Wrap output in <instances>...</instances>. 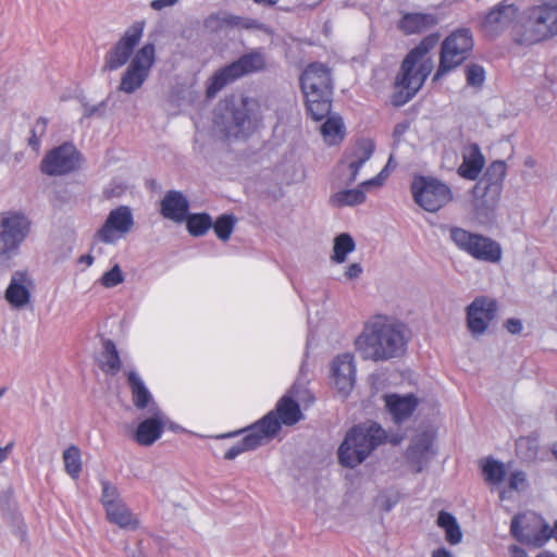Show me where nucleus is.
Returning <instances> with one entry per match:
<instances>
[{"mask_svg": "<svg viewBox=\"0 0 557 557\" xmlns=\"http://www.w3.org/2000/svg\"><path fill=\"white\" fill-rule=\"evenodd\" d=\"M406 346L405 325L383 314L369 319L355 339V348L361 358L376 362L401 356Z\"/></svg>", "mask_w": 557, "mask_h": 557, "instance_id": "nucleus-1", "label": "nucleus"}, {"mask_svg": "<svg viewBox=\"0 0 557 557\" xmlns=\"http://www.w3.org/2000/svg\"><path fill=\"white\" fill-rule=\"evenodd\" d=\"M438 34L428 35L404 59L396 77V87L403 98L401 102L410 100L432 72L433 61L429 52L438 44Z\"/></svg>", "mask_w": 557, "mask_h": 557, "instance_id": "nucleus-2", "label": "nucleus"}, {"mask_svg": "<svg viewBox=\"0 0 557 557\" xmlns=\"http://www.w3.org/2000/svg\"><path fill=\"white\" fill-rule=\"evenodd\" d=\"M387 438L386 432L375 422L350 429L338 448L341 465L355 468Z\"/></svg>", "mask_w": 557, "mask_h": 557, "instance_id": "nucleus-3", "label": "nucleus"}, {"mask_svg": "<svg viewBox=\"0 0 557 557\" xmlns=\"http://www.w3.org/2000/svg\"><path fill=\"white\" fill-rule=\"evenodd\" d=\"M300 84L306 97L309 114L320 121L331 111L332 79L330 69L322 63H312L306 67Z\"/></svg>", "mask_w": 557, "mask_h": 557, "instance_id": "nucleus-4", "label": "nucleus"}, {"mask_svg": "<svg viewBox=\"0 0 557 557\" xmlns=\"http://www.w3.org/2000/svg\"><path fill=\"white\" fill-rule=\"evenodd\" d=\"M557 36V0H542L523 12L520 42L535 45Z\"/></svg>", "mask_w": 557, "mask_h": 557, "instance_id": "nucleus-5", "label": "nucleus"}, {"mask_svg": "<svg viewBox=\"0 0 557 557\" xmlns=\"http://www.w3.org/2000/svg\"><path fill=\"white\" fill-rule=\"evenodd\" d=\"M261 104L253 98H242L237 102H226L218 124L227 137H246L261 121Z\"/></svg>", "mask_w": 557, "mask_h": 557, "instance_id": "nucleus-6", "label": "nucleus"}, {"mask_svg": "<svg viewBox=\"0 0 557 557\" xmlns=\"http://www.w3.org/2000/svg\"><path fill=\"white\" fill-rule=\"evenodd\" d=\"M30 232L29 219L16 211L0 212V274L10 268V261L20 252Z\"/></svg>", "mask_w": 557, "mask_h": 557, "instance_id": "nucleus-7", "label": "nucleus"}, {"mask_svg": "<svg viewBox=\"0 0 557 557\" xmlns=\"http://www.w3.org/2000/svg\"><path fill=\"white\" fill-rule=\"evenodd\" d=\"M280 431V422L275 419L274 412H268L256 423L246 428L245 430L222 435L221 437H231L238 433H245V436L240 442L233 445L226 450L224 458L233 460L240 454L249 450H253L260 446L268 444L272 441Z\"/></svg>", "mask_w": 557, "mask_h": 557, "instance_id": "nucleus-8", "label": "nucleus"}, {"mask_svg": "<svg viewBox=\"0 0 557 557\" xmlns=\"http://www.w3.org/2000/svg\"><path fill=\"white\" fill-rule=\"evenodd\" d=\"M265 66L264 54L259 50H252L242 55L235 62L216 71L208 81L207 96L214 97L226 85L234 81L263 70Z\"/></svg>", "mask_w": 557, "mask_h": 557, "instance_id": "nucleus-9", "label": "nucleus"}, {"mask_svg": "<svg viewBox=\"0 0 557 557\" xmlns=\"http://www.w3.org/2000/svg\"><path fill=\"white\" fill-rule=\"evenodd\" d=\"M472 48L473 38L470 29L460 28L453 32L442 44L440 65L434 81L459 66L469 57Z\"/></svg>", "mask_w": 557, "mask_h": 557, "instance_id": "nucleus-10", "label": "nucleus"}, {"mask_svg": "<svg viewBox=\"0 0 557 557\" xmlns=\"http://www.w3.org/2000/svg\"><path fill=\"white\" fill-rule=\"evenodd\" d=\"M510 533L521 544L537 548L552 539L549 524L533 511L516 515L511 520Z\"/></svg>", "mask_w": 557, "mask_h": 557, "instance_id": "nucleus-11", "label": "nucleus"}, {"mask_svg": "<svg viewBox=\"0 0 557 557\" xmlns=\"http://www.w3.org/2000/svg\"><path fill=\"white\" fill-rule=\"evenodd\" d=\"M156 61V48L153 44L144 45L132 58L123 73L119 90L125 94H134L143 87Z\"/></svg>", "mask_w": 557, "mask_h": 557, "instance_id": "nucleus-12", "label": "nucleus"}, {"mask_svg": "<svg viewBox=\"0 0 557 557\" xmlns=\"http://www.w3.org/2000/svg\"><path fill=\"white\" fill-rule=\"evenodd\" d=\"M411 193L416 203L429 212L438 211L453 199L451 190L446 184L425 176L413 178Z\"/></svg>", "mask_w": 557, "mask_h": 557, "instance_id": "nucleus-13", "label": "nucleus"}, {"mask_svg": "<svg viewBox=\"0 0 557 557\" xmlns=\"http://www.w3.org/2000/svg\"><path fill=\"white\" fill-rule=\"evenodd\" d=\"M133 226L134 216L131 208L120 206L109 212L104 223L97 231L96 235L100 242L113 245L128 234Z\"/></svg>", "mask_w": 557, "mask_h": 557, "instance_id": "nucleus-14", "label": "nucleus"}, {"mask_svg": "<svg viewBox=\"0 0 557 557\" xmlns=\"http://www.w3.org/2000/svg\"><path fill=\"white\" fill-rule=\"evenodd\" d=\"M144 27L136 23L128 27L120 40L106 53L104 69L114 71L125 65L143 37Z\"/></svg>", "mask_w": 557, "mask_h": 557, "instance_id": "nucleus-15", "label": "nucleus"}, {"mask_svg": "<svg viewBox=\"0 0 557 557\" xmlns=\"http://www.w3.org/2000/svg\"><path fill=\"white\" fill-rule=\"evenodd\" d=\"M374 143L370 138H361L345 153L339 164L345 184H352L363 164L370 160L374 151Z\"/></svg>", "mask_w": 557, "mask_h": 557, "instance_id": "nucleus-16", "label": "nucleus"}, {"mask_svg": "<svg viewBox=\"0 0 557 557\" xmlns=\"http://www.w3.org/2000/svg\"><path fill=\"white\" fill-rule=\"evenodd\" d=\"M79 153L72 144L50 150L41 161V171L50 176L64 175L77 169Z\"/></svg>", "mask_w": 557, "mask_h": 557, "instance_id": "nucleus-17", "label": "nucleus"}, {"mask_svg": "<svg viewBox=\"0 0 557 557\" xmlns=\"http://www.w3.org/2000/svg\"><path fill=\"white\" fill-rule=\"evenodd\" d=\"M497 302L488 297L480 296L467 307V326L473 336L485 333L490 323L494 320Z\"/></svg>", "mask_w": 557, "mask_h": 557, "instance_id": "nucleus-18", "label": "nucleus"}, {"mask_svg": "<svg viewBox=\"0 0 557 557\" xmlns=\"http://www.w3.org/2000/svg\"><path fill=\"white\" fill-rule=\"evenodd\" d=\"M356 383V362L351 354L336 356L331 362V384L337 393L347 397Z\"/></svg>", "mask_w": 557, "mask_h": 557, "instance_id": "nucleus-19", "label": "nucleus"}, {"mask_svg": "<svg viewBox=\"0 0 557 557\" xmlns=\"http://www.w3.org/2000/svg\"><path fill=\"white\" fill-rule=\"evenodd\" d=\"M519 15V7L515 0H503L492 9L483 21V29L490 36H495L512 25Z\"/></svg>", "mask_w": 557, "mask_h": 557, "instance_id": "nucleus-20", "label": "nucleus"}, {"mask_svg": "<svg viewBox=\"0 0 557 557\" xmlns=\"http://www.w3.org/2000/svg\"><path fill=\"white\" fill-rule=\"evenodd\" d=\"M147 412L150 417L143 420L135 432L136 442L144 446H150L159 440L168 422L158 404L150 406Z\"/></svg>", "mask_w": 557, "mask_h": 557, "instance_id": "nucleus-21", "label": "nucleus"}, {"mask_svg": "<svg viewBox=\"0 0 557 557\" xmlns=\"http://www.w3.org/2000/svg\"><path fill=\"white\" fill-rule=\"evenodd\" d=\"M385 408L395 423L409 419L417 409L419 400L413 394H386L383 396Z\"/></svg>", "mask_w": 557, "mask_h": 557, "instance_id": "nucleus-22", "label": "nucleus"}, {"mask_svg": "<svg viewBox=\"0 0 557 557\" xmlns=\"http://www.w3.org/2000/svg\"><path fill=\"white\" fill-rule=\"evenodd\" d=\"M299 392L300 388L297 385L293 386L289 393L278 400L275 410H272L280 426L282 424L293 425L301 419L302 414L298 404Z\"/></svg>", "mask_w": 557, "mask_h": 557, "instance_id": "nucleus-23", "label": "nucleus"}, {"mask_svg": "<svg viewBox=\"0 0 557 557\" xmlns=\"http://www.w3.org/2000/svg\"><path fill=\"white\" fill-rule=\"evenodd\" d=\"M32 281L25 272L13 273L5 290L7 301L14 308H23L30 300Z\"/></svg>", "mask_w": 557, "mask_h": 557, "instance_id": "nucleus-24", "label": "nucleus"}, {"mask_svg": "<svg viewBox=\"0 0 557 557\" xmlns=\"http://www.w3.org/2000/svg\"><path fill=\"white\" fill-rule=\"evenodd\" d=\"M433 455L432 436L428 432L417 435L407 450V458L416 467L417 472L422 471Z\"/></svg>", "mask_w": 557, "mask_h": 557, "instance_id": "nucleus-25", "label": "nucleus"}, {"mask_svg": "<svg viewBox=\"0 0 557 557\" xmlns=\"http://www.w3.org/2000/svg\"><path fill=\"white\" fill-rule=\"evenodd\" d=\"M188 209V200L181 191L171 190L165 194L161 201L162 215L175 222L185 221Z\"/></svg>", "mask_w": 557, "mask_h": 557, "instance_id": "nucleus-26", "label": "nucleus"}, {"mask_svg": "<svg viewBox=\"0 0 557 557\" xmlns=\"http://www.w3.org/2000/svg\"><path fill=\"white\" fill-rule=\"evenodd\" d=\"M470 257L482 262L498 263L503 258V249L498 242L478 233L476 243Z\"/></svg>", "mask_w": 557, "mask_h": 557, "instance_id": "nucleus-27", "label": "nucleus"}, {"mask_svg": "<svg viewBox=\"0 0 557 557\" xmlns=\"http://www.w3.org/2000/svg\"><path fill=\"white\" fill-rule=\"evenodd\" d=\"M127 383L132 393L133 404L137 409H147L148 411L150 406L157 404L144 380L136 371L127 373Z\"/></svg>", "mask_w": 557, "mask_h": 557, "instance_id": "nucleus-28", "label": "nucleus"}, {"mask_svg": "<svg viewBox=\"0 0 557 557\" xmlns=\"http://www.w3.org/2000/svg\"><path fill=\"white\" fill-rule=\"evenodd\" d=\"M485 160L478 145H470L465 153L463 161L458 169L460 176L474 181L479 177Z\"/></svg>", "mask_w": 557, "mask_h": 557, "instance_id": "nucleus-29", "label": "nucleus"}, {"mask_svg": "<svg viewBox=\"0 0 557 557\" xmlns=\"http://www.w3.org/2000/svg\"><path fill=\"white\" fill-rule=\"evenodd\" d=\"M438 20L429 13H407L398 23V27L407 35L422 33L435 26Z\"/></svg>", "mask_w": 557, "mask_h": 557, "instance_id": "nucleus-30", "label": "nucleus"}, {"mask_svg": "<svg viewBox=\"0 0 557 557\" xmlns=\"http://www.w3.org/2000/svg\"><path fill=\"white\" fill-rule=\"evenodd\" d=\"M107 519L111 522L120 527L121 529L126 530H136L139 527V520L132 512V510L126 506L123 502L117 503L111 508L106 510Z\"/></svg>", "mask_w": 557, "mask_h": 557, "instance_id": "nucleus-31", "label": "nucleus"}, {"mask_svg": "<svg viewBox=\"0 0 557 557\" xmlns=\"http://www.w3.org/2000/svg\"><path fill=\"white\" fill-rule=\"evenodd\" d=\"M447 231L449 240L455 247L466 255L471 256L476 243L478 233L470 232L459 226H448Z\"/></svg>", "mask_w": 557, "mask_h": 557, "instance_id": "nucleus-32", "label": "nucleus"}, {"mask_svg": "<svg viewBox=\"0 0 557 557\" xmlns=\"http://www.w3.org/2000/svg\"><path fill=\"white\" fill-rule=\"evenodd\" d=\"M356 242L348 233H341L333 240V249L330 260L333 263L342 264L347 261L348 255L355 251Z\"/></svg>", "mask_w": 557, "mask_h": 557, "instance_id": "nucleus-33", "label": "nucleus"}, {"mask_svg": "<svg viewBox=\"0 0 557 557\" xmlns=\"http://www.w3.org/2000/svg\"><path fill=\"white\" fill-rule=\"evenodd\" d=\"M364 200L366 193L358 186L354 189H343L334 193L329 201L332 207L342 208L358 206L364 202Z\"/></svg>", "mask_w": 557, "mask_h": 557, "instance_id": "nucleus-34", "label": "nucleus"}, {"mask_svg": "<svg viewBox=\"0 0 557 557\" xmlns=\"http://www.w3.org/2000/svg\"><path fill=\"white\" fill-rule=\"evenodd\" d=\"M101 370L114 375L121 369V360L115 344L111 339L103 341V351L100 360Z\"/></svg>", "mask_w": 557, "mask_h": 557, "instance_id": "nucleus-35", "label": "nucleus"}, {"mask_svg": "<svg viewBox=\"0 0 557 557\" xmlns=\"http://www.w3.org/2000/svg\"><path fill=\"white\" fill-rule=\"evenodd\" d=\"M437 525L445 530L446 541L449 544L456 545L461 542L462 532L456 518L451 513L444 510L440 511Z\"/></svg>", "mask_w": 557, "mask_h": 557, "instance_id": "nucleus-36", "label": "nucleus"}, {"mask_svg": "<svg viewBox=\"0 0 557 557\" xmlns=\"http://www.w3.org/2000/svg\"><path fill=\"white\" fill-rule=\"evenodd\" d=\"M321 134L329 145H335L344 137V123L342 117L332 115L321 126Z\"/></svg>", "mask_w": 557, "mask_h": 557, "instance_id": "nucleus-37", "label": "nucleus"}, {"mask_svg": "<svg viewBox=\"0 0 557 557\" xmlns=\"http://www.w3.org/2000/svg\"><path fill=\"white\" fill-rule=\"evenodd\" d=\"M63 461L65 472L72 478L77 479L82 471V457L78 447L72 445L63 451Z\"/></svg>", "mask_w": 557, "mask_h": 557, "instance_id": "nucleus-38", "label": "nucleus"}, {"mask_svg": "<svg viewBox=\"0 0 557 557\" xmlns=\"http://www.w3.org/2000/svg\"><path fill=\"white\" fill-rule=\"evenodd\" d=\"M516 450L518 456L530 461L536 458L539 450V441L536 436H521L516 442Z\"/></svg>", "mask_w": 557, "mask_h": 557, "instance_id": "nucleus-39", "label": "nucleus"}, {"mask_svg": "<svg viewBox=\"0 0 557 557\" xmlns=\"http://www.w3.org/2000/svg\"><path fill=\"white\" fill-rule=\"evenodd\" d=\"M186 222L188 232L194 236H202L212 227V219L207 213L190 214Z\"/></svg>", "mask_w": 557, "mask_h": 557, "instance_id": "nucleus-40", "label": "nucleus"}, {"mask_svg": "<svg viewBox=\"0 0 557 557\" xmlns=\"http://www.w3.org/2000/svg\"><path fill=\"white\" fill-rule=\"evenodd\" d=\"M482 472L487 483L497 485L503 482L506 470L503 462L487 459L482 466Z\"/></svg>", "mask_w": 557, "mask_h": 557, "instance_id": "nucleus-41", "label": "nucleus"}, {"mask_svg": "<svg viewBox=\"0 0 557 557\" xmlns=\"http://www.w3.org/2000/svg\"><path fill=\"white\" fill-rule=\"evenodd\" d=\"M226 26L227 29H264V25L255 18L234 15L228 12H226Z\"/></svg>", "mask_w": 557, "mask_h": 557, "instance_id": "nucleus-42", "label": "nucleus"}, {"mask_svg": "<svg viewBox=\"0 0 557 557\" xmlns=\"http://www.w3.org/2000/svg\"><path fill=\"white\" fill-rule=\"evenodd\" d=\"M235 224V219L233 215L224 214L218 218V220L212 223V227L214 230L215 235L223 242H226L231 234L233 233Z\"/></svg>", "mask_w": 557, "mask_h": 557, "instance_id": "nucleus-43", "label": "nucleus"}, {"mask_svg": "<svg viewBox=\"0 0 557 557\" xmlns=\"http://www.w3.org/2000/svg\"><path fill=\"white\" fill-rule=\"evenodd\" d=\"M101 504L104 510L113 507L117 503L123 502L117 488L114 485H112L109 481H101Z\"/></svg>", "mask_w": 557, "mask_h": 557, "instance_id": "nucleus-44", "label": "nucleus"}, {"mask_svg": "<svg viewBox=\"0 0 557 557\" xmlns=\"http://www.w3.org/2000/svg\"><path fill=\"white\" fill-rule=\"evenodd\" d=\"M467 84L472 87L481 86L485 81V71L479 64H469L466 67Z\"/></svg>", "mask_w": 557, "mask_h": 557, "instance_id": "nucleus-45", "label": "nucleus"}, {"mask_svg": "<svg viewBox=\"0 0 557 557\" xmlns=\"http://www.w3.org/2000/svg\"><path fill=\"white\" fill-rule=\"evenodd\" d=\"M124 281V275L121 268L115 264L111 270L103 273L100 278V283L106 288H112L117 286Z\"/></svg>", "mask_w": 557, "mask_h": 557, "instance_id": "nucleus-46", "label": "nucleus"}, {"mask_svg": "<svg viewBox=\"0 0 557 557\" xmlns=\"http://www.w3.org/2000/svg\"><path fill=\"white\" fill-rule=\"evenodd\" d=\"M205 27L211 32H219L223 29H227L226 26V12L220 11L216 13H212L206 17Z\"/></svg>", "mask_w": 557, "mask_h": 557, "instance_id": "nucleus-47", "label": "nucleus"}, {"mask_svg": "<svg viewBox=\"0 0 557 557\" xmlns=\"http://www.w3.org/2000/svg\"><path fill=\"white\" fill-rule=\"evenodd\" d=\"M506 175V163L504 161L493 162L486 171V176L492 181L493 185H498Z\"/></svg>", "mask_w": 557, "mask_h": 557, "instance_id": "nucleus-48", "label": "nucleus"}, {"mask_svg": "<svg viewBox=\"0 0 557 557\" xmlns=\"http://www.w3.org/2000/svg\"><path fill=\"white\" fill-rule=\"evenodd\" d=\"M509 488L512 491H523L528 486L527 474L523 471H515L509 476Z\"/></svg>", "mask_w": 557, "mask_h": 557, "instance_id": "nucleus-49", "label": "nucleus"}, {"mask_svg": "<svg viewBox=\"0 0 557 557\" xmlns=\"http://www.w3.org/2000/svg\"><path fill=\"white\" fill-rule=\"evenodd\" d=\"M386 176H387V173H386V168H385L375 177L362 182L359 185V187L362 188L364 191L371 187H379L383 184Z\"/></svg>", "mask_w": 557, "mask_h": 557, "instance_id": "nucleus-50", "label": "nucleus"}, {"mask_svg": "<svg viewBox=\"0 0 557 557\" xmlns=\"http://www.w3.org/2000/svg\"><path fill=\"white\" fill-rule=\"evenodd\" d=\"M362 272H363L362 265L359 262H354V263H350L346 268V270L344 272V276L347 281H352V280H357L358 277H360Z\"/></svg>", "mask_w": 557, "mask_h": 557, "instance_id": "nucleus-51", "label": "nucleus"}, {"mask_svg": "<svg viewBox=\"0 0 557 557\" xmlns=\"http://www.w3.org/2000/svg\"><path fill=\"white\" fill-rule=\"evenodd\" d=\"M504 327L508 333L517 335L520 334L523 330L522 321L516 318L507 319L504 323Z\"/></svg>", "mask_w": 557, "mask_h": 557, "instance_id": "nucleus-52", "label": "nucleus"}, {"mask_svg": "<svg viewBox=\"0 0 557 557\" xmlns=\"http://www.w3.org/2000/svg\"><path fill=\"white\" fill-rule=\"evenodd\" d=\"M14 446H15L14 441H10L3 447L0 446V465L9 458L10 454L13 451Z\"/></svg>", "mask_w": 557, "mask_h": 557, "instance_id": "nucleus-53", "label": "nucleus"}, {"mask_svg": "<svg viewBox=\"0 0 557 557\" xmlns=\"http://www.w3.org/2000/svg\"><path fill=\"white\" fill-rule=\"evenodd\" d=\"M47 125L48 121L45 117L38 119L32 131V133H34V137H36V134L41 136L46 132Z\"/></svg>", "mask_w": 557, "mask_h": 557, "instance_id": "nucleus-54", "label": "nucleus"}, {"mask_svg": "<svg viewBox=\"0 0 557 557\" xmlns=\"http://www.w3.org/2000/svg\"><path fill=\"white\" fill-rule=\"evenodd\" d=\"M178 0H152L151 8L156 11H160L166 7L174 5Z\"/></svg>", "mask_w": 557, "mask_h": 557, "instance_id": "nucleus-55", "label": "nucleus"}, {"mask_svg": "<svg viewBox=\"0 0 557 557\" xmlns=\"http://www.w3.org/2000/svg\"><path fill=\"white\" fill-rule=\"evenodd\" d=\"M493 210H494L493 207H488V208L484 209V208H481L479 202L475 205V211L479 216H484L487 219L493 213Z\"/></svg>", "mask_w": 557, "mask_h": 557, "instance_id": "nucleus-56", "label": "nucleus"}, {"mask_svg": "<svg viewBox=\"0 0 557 557\" xmlns=\"http://www.w3.org/2000/svg\"><path fill=\"white\" fill-rule=\"evenodd\" d=\"M432 557H455L448 549L441 547L432 553Z\"/></svg>", "mask_w": 557, "mask_h": 557, "instance_id": "nucleus-57", "label": "nucleus"}, {"mask_svg": "<svg viewBox=\"0 0 557 557\" xmlns=\"http://www.w3.org/2000/svg\"><path fill=\"white\" fill-rule=\"evenodd\" d=\"M39 135L36 134V137H34V134L32 135V137L29 138V145L37 149L39 147Z\"/></svg>", "mask_w": 557, "mask_h": 557, "instance_id": "nucleus-58", "label": "nucleus"}, {"mask_svg": "<svg viewBox=\"0 0 557 557\" xmlns=\"http://www.w3.org/2000/svg\"><path fill=\"white\" fill-rule=\"evenodd\" d=\"M79 261L86 263L87 265H91L94 262V257H91L90 255H85L81 257Z\"/></svg>", "mask_w": 557, "mask_h": 557, "instance_id": "nucleus-59", "label": "nucleus"}, {"mask_svg": "<svg viewBox=\"0 0 557 557\" xmlns=\"http://www.w3.org/2000/svg\"><path fill=\"white\" fill-rule=\"evenodd\" d=\"M256 3L258 4H262V5H273L275 4L278 0H253Z\"/></svg>", "mask_w": 557, "mask_h": 557, "instance_id": "nucleus-60", "label": "nucleus"}, {"mask_svg": "<svg viewBox=\"0 0 557 557\" xmlns=\"http://www.w3.org/2000/svg\"><path fill=\"white\" fill-rule=\"evenodd\" d=\"M550 532L552 539H555V541L557 542V520L555 521L554 527L550 528Z\"/></svg>", "mask_w": 557, "mask_h": 557, "instance_id": "nucleus-61", "label": "nucleus"}, {"mask_svg": "<svg viewBox=\"0 0 557 557\" xmlns=\"http://www.w3.org/2000/svg\"><path fill=\"white\" fill-rule=\"evenodd\" d=\"M7 149L3 145H0V161L3 160Z\"/></svg>", "mask_w": 557, "mask_h": 557, "instance_id": "nucleus-62", "label": "nucleus"}, {"mask_svg": "<svg viewBox=\"0 0 557 557\" xmlns=\"http://www.w3.org/2000/svg\"><path fill=\"white\" fill-rule=\"evenodd\" d=\"M537 557H556V556L552 553L545 552V553L540 554Z\"/></svg>", "mask_w": 557, "mask_h": 557, "instance_id": "nucleus-63", "label": "nucleus"}, {"mask_svg": "<svg viewBox=\"0 0 557 557\" xmlns=\"http://www.w3.org/2000/svg\"><path fill=\"white\" fill-rule=\"evenodd\" d=\"M499 496H500L502 499H504L506 497V491H502Z\"/></svg>", "mask_w": 557, "mask_h": 557, "instance_id": "nucleus-64", "label": "nucleus"}]
</instances>
